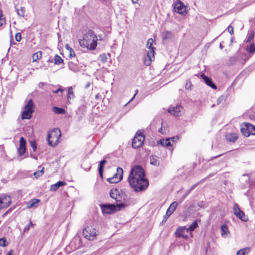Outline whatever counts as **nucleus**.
<instances>
[{
    "mask_svg": "<svg viewBox=\"0 0 255 255\" xmlns=\"http://www.w3.org/2000/svg\"><path fill=\"white\" fill-rule=\"evenodd\" d=\"M66 48L67 50H68V51L69 52V56L70 58L75 57V53L74 51L73 50V49L72 48H71L70 47H69L68 44L66 45Z\"/></svg>",
    "mask_w": 255,
    "mask_h": 255,
    "instance_id": "obj_33",
    "label": "nucleus"
},
{
    "mask_svg": "<svg viewBox=\"0 0 255 255\" xmlns=\"http://www.w3.org/2000/svg\"><path fill=\"white\" fill-rule=\"evenodd\" d=\"M97 37L92 30H88L80 39L79 43L81 47L87 48L88 49L94 50L96 48L97 43Z\"/></svg>",
    "mask_w": 255,
    "mask_h": 255,
    "instance_id": "obj_2",
    "label": "nucleus"
},
{
    "mask_svg": "<svg viewBox=\"0 0 255 255\" xmlns=\"http://www.w3.org/2000/svg\"><path fill=\"white\" fill-rule=\"evenodd\" d=\"M201 77L207 85L211 87L213 89H216L217 88L216 85L212 82V80L210 78L204 74H202Z\"/></svg>",
    "mask_w": 255,
    "mask_h": 255,
    "instance_id": "obj_19",
    "label": "nucleus"
},
{
    "mask_svg": "<svg viewBox=\"0 0 255 255\" xmlns=\"http://www.w3.org/2000/svg\"><path fill=\"white\" fill-rule=\"evenodd\" d=\"M123 170L122 168L118 167L117 169V173L112 178L108 179L109 182L111 183H116L120 182L123 178Z\"/></svg>",
    "mask_w": 255,
    "mask_h": 255,
    "instance_id": "obj_10",
    "label": "nucleus"
},
{
    "mask_svg": "<svg viewBox=\"0 0 255 255\" xmlns=\"http://www.w3.org/2000/svg\"><path fill=\"white\" fill-rule=\"evenodd\" d=\"M17 12L19 15L21 16H23L24 15V11L22 7H21L20 9H17Z\"/></svg>",
    "mask_w": 255,
    "mask_h": 255,
    "instance_id": "obj_39",
    "label": "nucleus"
},
{
    "mask_svg": "<svg viewBox=\"0 0 255 255\" xmlns=\"http://www.w3.org/2000/svg\"><path fill=\"white\" fill-rule=\"evenodd\" d=\"M149 51L147 53V57L148 59H146L144 61V64L146 66H149L151 62L154 59V48L149 49Z\"/></svg>",
    "mask_w": 255,
    "mask_h": 255,
    "instance_id": "obj_17",
    "label": "nucleus"
},
{
    "mask_svg": "<svg viewBox=\"0 0 255 255\" xmlns=\"http://www.w3.org/2000/svg\"><path fill=\"white\" fill-rule=\"evenodd\" d=\"M226 138L227 140L234 142L238 138V135L235 133H228L226 135Z\"/></svg>",
    "mask_w": 255,
    "mask_h": 255,
    "instance_id": "obj_20",
    "label": "nucleus"
},
{
    "mask_svg": "<svg viewBox=\"0 0 255 255\" xmlns=\"http://www.w3.org/2000/svg\"><path fill=\"white\" fill-rule=\"evenodd\" d=\"M177 203L176 202H173L168 208L166 214L165 215L164 218L165 220H166L174 212L175 210L176 209L177 206Z\"/></svg>",
    "mask_w": 255,
    "mask_h": 255,
    "instance_id": "obj_18",
    "label": "nucleus"
},
{
    "mask_svg": "<svg viewBox=\"0 0 255 255\" xmlns=\"http://www.w3.org/2000/svg\"><path fill=\"white\" fill-rule=\"evenodd\" d=\"M254 36L253 35H250L248 38V41H250L253 38Z\"/></svg>",
    "mask_w": 255,
    "mask_h": 255,
    "instance_id": "obj_51",
    "label": "nucleus"
},
{
    "mask_svg": "<svg viewBox=\"0 0 255 255\" xmlns=\"http://www.w3.org/2000/svg\"><path fill=\"white\" fill-rule=\"evenodd\" d=\"M6 240L5 238L0 239V246L1 247H5L6 246L5 244Z\"/></svg>",
    "mask_w": 255,
    "mask_h": 255,
    "instance_id": "obj_41",
    "label": "nucleus"
},
{
    "mask_svg": "<svg viewBox=\"0 0 255 255\" xmlns=\"http://www.w3.org/2000/svg\"><path fill=\"white\" fill-rule=\"evenodd\" d=\"M174 9L176 12L183 15H184L187 13L186 6L180 0H177L174 2Z\"/></svg>",
    "mask_w": 255,
    "mask_h": 255,
    "instance_id": "obj_9",
    "label": "nucleus"
},
{
    "mask_svg": "<svg viewBox=\"0 0 255 255\" xmlns=\"http://www.w3.org/2000/svg\"><path fill=\"white\" fill-rule=\"evenodd\" d=\"M44 84V83H42V82H41V83H40L39 84V85H38V86H39V87H40V88H42Z\"/></svg>",
    "mask_w": 255,
    "mask_h": 255,
    "instance_id": "obj_53",
    "label": "nucleus"
},
{
    "mask_svg": "<svg viewBox=\"0 0 255 255\" xmlns=\"http://www.w3.org/2000/svg\"><path fill=\"white\" fill-rule=\"evenodd\" d=\"M144 140V136L142 133H137L134 136L132 145L134 148H138L142 146Z\"/></svg>",
    "mask_w": 255,
    "mask_h": 255,
    "instance_id": "obj_8",
    "label": "nucleus"
},
{
    "mask_svg": "<svg viewBox=\"0 0 255 255\" xmlns=\"http://www.w3.org/2000/svg\"><path fill=\"white\" fill-rule=\"evenodd\" d=\"M220 47L221 49H222V48H223V46H222V45L221 44H220Z\"/></svg>",
    "mask_w": 255,
    "mask_h": 255,
    "instance_id": "obj_61",
    "label": "nucleus"
},
{
    "mask_svg": "<svg viewBox=\"0 0 255 255\" xmlns=\"http://www.w3.org/2000/svg\"><path fill=\"white\" fill-rule=\"evenodd\" d=\"M33 225H34L32 223V222H30V223H29V225H28V226H29V227H33Z\"/></svg>",
    "mask_w": 255,
    "mask_h": 255,
    "instance_id": "obj_57",
    "label": "nucleus"
},
{
    "mask_svg": "<svg viewBox=\"0 0 255 255\" xmlns=\"http://www.w3.org/2000/svg\"><path fill=\"white\" fill-rule=\"evenodd\" d=\"M52 111L57 114H64L65 113V110L63 109L56 107L52 108Z\"/></svg>",
    "mask_w": 255,
    "mask_h": 255,
    "instance_id": "obj_32",
    "label": "nucleus"
},
{
    "mask_svg": "<svg viewBox=\"0 0 255 255\" xmlns=\"http://www.w3.org/2000/svg\"><path fill=\"white\" fill-rule=\"evenodd\" d=\"M54 63L55 64H60L63 61V59L58 55H55L54 58Z\"/></svg>",
    "mask_w": 255,
    "mask_h": 255,
    "instance_id": "obj_34",
    "label": "nucleus"
},
{
    "mask_svg": "<svg viewBox=\"0 0 255 255\" xmlns=\"http://www.w3.org/2000/svg\"><path fill=\"white\" fill-rule=\"evenodd\" d=\"M170 139H172V141H175V139H176V137H173L171 138H170Z\"/></svg>",
    "mask_w": 255,
    "mask_h": 255,
    "instance_id": "obj_59",
    "label": "nucleus"
},
{
    "mask_svg": "<svg viewBox=\"0 0 255 255\" xmlns=\"http://www.w3.org/2000/svg\"><path fill=\"white\" fill-rule=\"evenodd\" d=\"M255 51V46L253 44L252 45L250 48L249 49V52L250 53H253Z\"/></svg>",
    "mask_w": 255,
    "mask_h": 255,
    "instance_id": "obj_47",
    "label": "nucleus"
},
{
    "mask_svg": "<svg viewBox=\"0 0 255 255\" xmlns=\"http://www.w3.org/2000/svg\"><path fill=\"white\" fill-rule=\"evenodd\" d=\"M13 251L12 250H11L6 255H12V253Z\"/></svg>",
    "mask_w": 255,
    "mask_h": 255,
    "instance_id": "obj_54",
    "label": "nucleus"
},
{
    "mask_svg": "<svg viewBox=\"0 0 255 255\" xmlns=\"http://www.w3.org/2000/svg\"><path fill=\"white\" fill-rule=\"evenodd\" d=\"M197 184H195L194 185H193L191 188L189 190V191H188V193H189L190 191H191L192 190H193L196 186H197Z\"/></svg>",
    "mask_w": 255,
    "mask_h": 255,
    "instance_id": "obj_49",
    "label": "nucleus"
},
{
    "mask_svg": "<svg viewBox=\"0 0 255 255\" xmlns=\"http://www.w3.org/2000/svg\"><path fill=\"white\" fill-rule=\"evenodd\" d=\"M43 170L44 167H42L41 169L33 173V175L36 178H38L39 177L42 176V175L43 174Z\"/></svg>",
    "mask_w": 255,
    "mask_h": 255,
    "instance_id": "obj_35",
    "label": "nucleus"
},
{
    "mask_svg": "<svg viewBox=\"0 0 255 255\" xmlns=\"http://www.w3.org/2000/svg\"><path fill=\"white\" fill-rule=\"evenodd\" d=\"M106 162H107V161L106 160H103L100 163L98 170H99L100 176L102 178H103V172L104 165Z\"/></svg>",
    "mask_w": 255,
    "mask_h": 255,
    "instance_id": "obj_26",
    "label": "nucleus"
},
{
    "mask_svg": "<svg viewBox=\"0 0 255 255\" xmlns=\"http://www.w3.org/2000/svg\"><path fill=\"white\" fill-rule=\"evenodd\" d=\"M249 248H245L238 251L237 253V255H245L248 254L250 251Z\"/></svg>",
    "mask_w": 255,
    "mask_h": 255,
    "instance_id": "obj_28",
    "label": "nucleus"
},
{
    "mask_svg": "<svg viewBox=\"0 0 255 255\" xmlns=\"http://www.w3.org/2000/svg\"><path fill=\"white\" fill-rule=\"evenodd\" d=\"M158 143L163 146H169L171 145L170 138H166V139H160L158 142Z\"/></svg>",
    "mask_w": 255,
    "mask_h": 255,
    "instance_id": "obj_25",
    "label": "nucleus"
},
{
    "mask_svg": "<svg viewBox=\"0 0 255 255\" xmlns=\"http://www.w3.org/2000/svg\"><path fill=\"white\" fill-rule=\"evenodd\" d=\"M3 205L1 203V201H0V209H3Z\"/></svg>",
    "mask_w": 255,
    "mask_h": 255,
    "instance_id": "obj_55",
    "label": "nucleus"
},
{
    "mask_svg": "<svg viewBox=\"0 0 255 255\" xmlns=\"http://www.w3.org/2000/svg\"><path fill=\"white\" fill-rule=\"evenodd\" d=\"M241 131L246 137H248L251 134L255 135V126L251 124L245 123L242 127Z\"/></svg>",
    "mask_w": 255,
    "mask_h": 255,
    "instance_id": "obj_7",
    "label": "nucleus"
},
{
    "mask_svg": "<svg viewBox=\"0 0 255 255\" xmlns=\"http://www.w3.org/2000/svg\"><path fill=\"white\" fill-rule=\"evenodd\" d=\"M154 41L152 38H149L147 40V42L146 44V47L148 48L149 49H151V48H154L152 46V44Z\"/></svg>",
    "mask_w": 255,
    "mask_h": 255,
    "instance_id": "obj_36",
    "label": "nucleus"
},
{
    "mask_svg": "<svg viewBox=\"0 0 255 255\" xmlns=\"http://www.w3.org/2000/svg\"><path fill=\"white\" fill-rule=\"evenodd\" d=\"M137 93V90L136 91V93L134 95L133 97L131 98V100H133V99L135 97V96H136Z\"/></svg>",
    "mask_w": 255,
    "mask_h": 255,
    "instance_id": "obj_58",
    "label": "nucleus"
},
{
    "mask_svg": "<svg viewBox=\"0 0 255 255\" xmlns=\"http://www.w3.org/2000/svg\"><path fill=\"white\" fill-rule=\"evenodd\" d=\"M224 97L223 96H220L217 100V105L220 104L221 102H222L224 100Z\"/></svg>",
    "mask_w": 255,
    "mask_h": 255,
    "instance_id": "obj_44",
    "label": "nucleus"
},
{
    "mask_svg": "<svg viewBox=\"0 0 255 255\" xmlns=\"http://www.w3.org/2000/svg\"><path fill=\"white\" fill-rule=\"evenodd\" d=\"M191 86H192L191 82L189 80H187L186 81V84L185 86V89L187 90H189L191 89Z\"/></svg>",
    "mask_w": 255,
    "mask_h": 255,
    "instance_id": "obj_38",
    "label": "nucleus"
},
{
    "mask_svg": "<svg viewBox=\"0 0 255 255\" xmlns=\"http://www.w3.org/2000/svg\"><path fill=\"white\" fill-rule=\"evenodd\" d=\"M182 109H183V108L181 106L177 105L175 107H171L168 110V112L175 116L180 117L182 115Z\"/></svg>",
    "mask_w": 255,
    "mask_h": 255,
    "instance_id": "obj_14",
    "label": "nucleus"
},
{
    "mask_svg": "<svg viewBox=\"0 0 255 255\" xmlns=\"http://www.w3.org/2000/svg\"><path fill=\"white\" fill-rule=\"evenodd\" d=\"M161 130H162V128H161L160 129H159V130H158V131H159V132H161Z\"/></svg>",
    "mask_w": 255,
    "mask_h": 255,
    "instance_id": "obj_62",
    "label": "nucleus"
},
{
    "mask_svg": "<svg viewBox=\"0 0 255 255\" xmlns=\"http://www.w3.org/2000/svg\"><path fill=\"white\" fill-rule=\"evenodd\" d=\"M84 237L89 240H94L98 235V231L95 228L91 226H87L83 230Z\"/></svg>",
    "mask_w": 255,
    "mask_h": 255,
    "instance_id": "obj_6",
    "label": "nucleus"
},
{
    "mask_svg": "<svg viewBox=\"0 0 255 255\" xmlns=\"http://www.w3.org/2000/svg\"><path fill=\"white\" fill-rule=\"evenodd\" d=\"M150 164L158 166L159 164V161L158 160V157L156 156L151 155L150 156Z\"/></svg>",
    "mask_w": 255,
    "mask_h": 255,
    "instance_id": "obj_24",
    "label": "nucleus"
},
{
    "mask_svg": "<svg viewBox=\"0 0 255 255\" xmlns=\"http://www.w3.org/2000/svg\"><path fill=\"white\" fill-rule=\"evenodd\" d=\"M228 32L232 35L234 33V28L231 25H229L228 27Z\"/></svg>",
    "mask_w": 255,
    "mask_h": 255,
    "instance_id": "obj_46",
    "label": "nucleus"
},
{
    "mask_svg": "<svg viewBox=\"0 0 255 255\" xmlns=\"http://www.w3.org/2000/svg\"><path fill=\"white\" fill-rule=\"evenodd\" d=\"M34 105L32 102V100L30 99L24 107V110L22 114V119H30L34 111Z\"/></svg>",
    "mask_w": 255,
    "mask_h": 255,
    "instance_id": "obj_5",
    "label": "nucleus"
},
{
    "mask_svg": "<svg viewBox=\"0 0 255 255\" xmlns=\"http://www.w3.org/2000/svg\"><path fill=\"white\" fill-rule=\"evenodd\" d=\"M90 82H88V83L86 84V86H85V88H89V86H90Z\"/></svg>",
    "mask_w": 255,
    "mask_h": 255,
    "instance_id": "obj_52",
    "label": "nucleus"
},
{
    "mask_svg": "<svg viewBox=\"0 0 255 255\" xmlns=\"http://www.w3.org/2000/svg\"><path fill=\"white\" fill-rule=\"evenodd\" d=\"M2 13L0 9V26L3 25V24L5 22V20L2 17Z\"/></svg>",
    "mask_w": 255,
    "mask_h": 255,
    "instance_id": "obj_40",
    "label": "nucleus"
},
{
    "mask_svg": "<svg viewBox=\"0 0 255 255\" xmlns=\"http://www.w3.org/2000/svg\"><path fill=\"white\" fill-rule=\"evenodd\" d=\"M42 56V52L38 51L32 55V59L33 61H36L37 60L39 59Z\"/></svg>",
    "mask_w": 255,
    "mask_h": 255,
    "instance_id": "obj_30",
    "label": "nucleus"
},
{
    "mask_svg": "<svg viewBox=\"0 0 255 255\" xmlns=\"http://www.w3.org/2000/svg\"><path fill=\"white\" fill-rule=\"evenodd\" d=\"M198 227L197 222L195 221H194L191 225L189 226V228H187V230L189 232V233L191 234V232L194 231L197 227Z\"/></svg>",
    "mask_w": 255,
    "mask_h": 255,
    "instance_id": "obj_29",
    "label": "nucleus"
},
{
    "mask_svg": "<svg viewBox=\"0 0 255 255\" xmlns=\"http://www.w3.org/2000/svg\"><path fill=\"white\" fill-rule=\"evenodd\" d=\"M133 3H137L138 0H131Z\"/></svg>",
    "mask_w": 255,
    "mask_h": 255,
    "instance_id": "obj_56",
    "label": "nucleus"
},
{
    "mask_svg": "<svg viewBox=\"0 0 255 255\" xmlns=\"http://www.w3.org/2000/svg\"><path fill=\"white\" fill-rule=\"evenodd\" d=\"M61 136L60 130L59 128H54L48 134L47 140L48 144L52 146L57 145Z\"/></svg>",
    "mask_w": 255,
    "mask_h": 255,
    "instance_id": "obj_3",
    "label": "nucleus"
},
{
    "mask_svg": "<svg viewBox=\"0 0 255 255\" xmlns=\"http://www.w3.org/2000/svg\"><path fill=\"white\" fill-rule=\"evenodd\" d=\"M173 34L171 32L165 31L162 33V38L163 40H169L172 38Z\"/></svg>",
    "mask_w": 255,
    "mask_h": 255,
    "instance_id": "obj_21",
    "label": "nucleus"
},
{
    "mask_svg": "<svg viewBox=\"0 0 255 255\" xmlns=\"http://www.w3.org/2000/svg\"><path fill=\"white\" fill-rule=\"evenodd\" d=\"M130 186L135 192L145 190L149 184L145 178L143 169L140 165H135L131 169L128 178Z\"/></svg>",
    "mask_w": 255,
    "mask_h": 255,
    "instance_id": "obj_1",
    "label": "nucleus"
},
{
    "mask_svg": "<svg viewBox=\"0 0 255 255\" xmlns=\"http://www.w3.org/2000/svg\"><path fill=\"white\" fill-rule=\"evenodd\" d=\"M39 202L40 200L39 199H33V200L30 201L29 202L27 203V207L28 208L36 207H37Z\"/></svg>",
    "mask_w": 255,
    "mask_h": 255,
    "instance_id": "obj_22",
    "label": "nucleus"
},
{
    "mask_svg": "<svg viewBox=\"0 0 255 255\" xmlns=\"http://www.w3.org/2000/svg\"><path fill=\"white\" fill-rule=\"evenodd\" d=\"M59 92H62V90L61 89V88H59L58 89H57V90H55V91H53L52 92L53 93H55V94H57Z\"/></svg>",
    "mask_w": 255,
    "mask_h": 255,
    "instance_id": "obj_48",
    "label": "nucleus"
},
{
    "mask_svg": "<svg viewBox=\"0 0 255 255\" xmlns=\"http://www.w3.org/2000/svg\"><path fill=\"white\" fill-rule=\"evenodd\" d=\"M233 211L234 214L241 220L244 222L248 221V218L245 215L244 212L240 210L238 205L236 203L234 204L233 206Z\"/></svg>",
    "mask_w": 255,
    "mask_h": 255,
    "instance_id": "obj_11",
    "label": "nucleus"
},
{
    "mask_svg": "<svg viewBox=\"0 0 255 255\" xmlns=\"http://www.w3.org/2000/svg\"><path fill=\"white\" fill-rule=\"evenodd\" d=\"M29 229V226L25 227L24 228L23 231L25 232H26V231H28Z\"/></svg>",
    "mask_w": 255,
    "mask_h": 255,
    "instance_id": "obj_50",
    "label": "nucleus"
},
{
    "mask_svg": "<svg viewBox=\"0 0 255 255\" xmlns=\"http://www.w3.org/2000/svg\"><path fill=\"white\" fill-rule=\"evenodd\" d=\"M110 197L115 199L117 203L122 201V196L119 189L117 188L112 189L110 191Z\"/></svg>",
    "mask_w": 255,
    "mask_h": 255,
    "instance_id": "obj_13",
    "label": "nucleus"
},
{
    "mask_svg": "<svg viewBox=\"0 0 255 255\" xmlns=\"http://www.w3.org/2000/svg\"><path fill=\"white\" fill-rule=\"evenodd\" d=\"M73 94V89H72V87H69L68 90V99L69 98H71L70 96V95Z\"/></svg>",
    "mask_w": 255,
    "mask_h": 255,
    "instance_id": "obj_45",
    "label": "nucleus"
},
{
    "mask_svg": "<svg viewBox=\"0 0 255 255\" xmlns=\"http://www.w3.org/2000/svg\"><path fill=\"white\" fill-rule=\"evenodd\" d=\"M26 150V141L23 137H21L19 140V146L18 152L20 156L23 155Z\"/></svg>",
    "mask_w": 255,
    "mask_h": 255,
    "instance_id": "obj_16",
    "label": "nucleus"
},
{
    "mask_svg": "<svg viewBox=\"0 0 255 255\" xmlns=\"http://www.w3.org/2000/svg\"><path fill=\"white\" fill-rule=\"evenodd\" d=\"M190 234L186 227H179L175 232L176 237H180L185 239L188 238V234Z\"/></svg>",
    "mask_w": 255,
    "mask_h": 255,
    "instance_id": "obj_12",
    "label": "nucleus"
},
{
    "mask_svg": "<svg viewBox=\"0 0 255 255\" xmlns=\"http://www.w3.org/2000/svg\"><path fill=\"white\" fill-rule=\"evenodd\" d=\"M100 60L103 62L105 63L107 61V57L105 54H103L99 56Z\"/></svg>",
    "mask_w": 255,
    "mask_h": 255,
    "instance_id": "obj_37",
    "label": "nucleus"
},
{
    "mask_svg": "<svg viewBox=\"0 0 255 255\" xmlns=\"http://www.w3.org/2000/svg\"><path fill=\"white\" fill-rule=\"evenodd\" d=\"M127 207V205L120 203H117L116 205L115 204L103 205L101 206V209L103 213L107 214H111L116 211L118 208V210Z\"/></svg>",
    "mask_w": 255,
    "mask_h": 255,
    "instance_id": "obj_4",
    "label": "nucleus"
},
{
    "mask_svg": "<svg viewBox=\"0 0 255 255\" xmlns=\"http://www.w3.org/2000/svg\"><path fill=\"white\" fill-rule=\"evenodd\" d=\"M15 40L16 41L19 42L20 41V40L21 39V35L20 34V33H16L15 35Z\"/></svg>",
    "mask_w": 255,
    "mask_h": 255,
    "instance_id": "obj_42",
    "label": "nucleus"
},
{
    "mask_svg": "<svg viewBox=\"0 0 255 255\" xmlns=\"http://www.w3.org/2000/svg\"><path fill=\"white\" fill-rule=\"evenodd\" d=\"M68 66L69 69L74 72H77L79 70L78 67L72 62L69 63Z\"/></svg>",
    "mask_w": 255,
    "mask_h": 255,
    "instance_id": "obj_31",
    "label": "nucleus"
},
{
    "mask_svg": "<svg viewBox=\"0 0 255 255\" xmlns=\"http://www.w3.org/2000/svg\"><path fill=\"white\" fill-rule=\"evenodd\" d=\"M66 185V183L63 181H58L56 183L51 186L50 190L52 191H56L60 187Z\"/></svg>",
    "mask_w": 255,
    "mask_h": 255,
    "instance_id": "obj_23",
    "label": "nucleus"
},
{
    "mask_svg": "<svg viewBox=\"0 0 255 255\" xmlns=\"http://www.w3.org/2000/svg\"><path fill=\"white\" fill-rule=\"evenodd\" d=\"M221 155V154H220V155H218V156H215V157H213V158H217V157H219V156H220Z\"/></svg>",
    "mask_w": 255,
    "mask_h": 255,
    "instance_id": "obj_60",
    "label": "nucleus"
},
{
    "mask_svg": "<svg viewBox=\"0 0 255 255\" xmlns=\"http://www.w3.org/2000/svg\"><path fill=\"white\" fill-rule=\"evenodd\" d=\"M30 146L32 147V148L33 149V150L34 151H35L36 149V142L34 141H31L30 142Z\"/></svg>",
    "mask_w": 255,
    "mask_h": 255,
    "instance_id": "obj_43",
    "label": "nucleus"
},
{
    "mask_svg": "<svg viewBox=\"0 0 255 255\" xmlns=\"http://www.w3.org/2000/svg\"><path fill=\"white\" fill-rule=\"evenodd\" d=\"M229 230L226 225H222L221 226V235L223 237H226L229 233Z\"/></svg>",
    "mask_w": 255,
    "mask_h": 255,
    "instance_id": "obj_27",
    "label": "nucleus"
},
{
    "mask_svg": "<svg viewBox=\"0 0 255 255\" xmlns=\"http://www.w3.org/2000/svg\"><path fill=\"white\" fill-rule=\"evenodd\" d=\"M0 201L3 205V208H7L11 202V197L8 195H3L0 197Z\"/></svg>",
    "mask_w": 255,
    "mask_h": 255,
    "instance_id": "obj_15",
    "label": "nucleus"
},
{
    "mask_svg": "<svg viewBox=\"0 0 255 255\" xmlns=\"http://www.w3.org/2000/svg\"><path fill=\"white\" fill-rule=\"evenodd\" d=\"M98 98V95H97L96 96V99H97Z\"/></svg>",
    "mask_w": 255,
    "mask_h": 255,
    "instance_id": "obj_63",
    "label": "nucleus"
}]
</instances>
